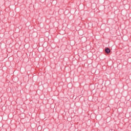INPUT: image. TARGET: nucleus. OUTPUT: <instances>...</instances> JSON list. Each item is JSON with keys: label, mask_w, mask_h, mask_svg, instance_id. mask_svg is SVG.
Instances as JSON below:
<instances>
[{"label": "nucleus", "mask_w": 131, "mask_h": 131, "mask_svg": "<svg viewBox=\"0 0 131 131\" xmlns=\"http://www.w3.org/2000/svg\"><path fill=\"white\" fill-rule=\"evenodd\" d=\"M105 52L106 54H110V49L109 48H106L105 49Z\"/></svg>", "instance_id": "1"}]
</instances>
